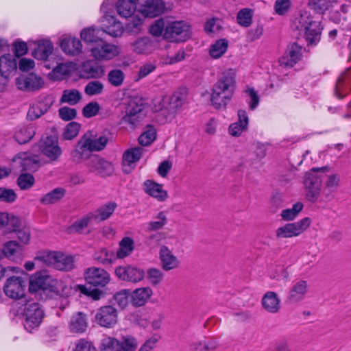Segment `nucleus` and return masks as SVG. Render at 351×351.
Segmentation results:
<instances>
[{
	"mask_svg": "<svg viewBox=\"0 0 351 351\" xmlns=\"http://www.w3.org/2000/svg\"><path fill=\"white\" fill-rule=\"evenodd\" d=\"M236 88L235 74L232 70L224 71L213 85L210 102L215 109L226 108L232 99Z\"/></svg>",
	"mask_w": 351,
	"mask_h": 351,
	"instance_id": "nucleus-1",
	"label": "nucleus"
},
{
	"mask_svg": "<svg viewBox=\"0 0 351 351\" xmlns=\"http://www.w3.org/2000/svg\"><path fill=\"white\" fill-rule=\"evenodd\" d=\"M108 139L105 135H101L98 138H92V135L84 134L77 142L75 149L71 152L73 160L80 162L88 157L90 152H99L103 150Z\"/></svg>",
	"mask_w": 351,
	"mask_h": 351,
	"instance_id": "nucleus-2",
	"label": "nucleus"
},
{
	"mask_svg": "<svg viewBox=\"0 0 351 351\" xmlns=\"http://www.w3.org/2000/svg\"><path fill=\"white\" fill-rule=\"evenodd\" d=\"M186 99V92L177 91L171 96L154 99L153 109L155 111H162L166 118L172 119L181 110Z\"/></svg>",
	"mask_w": 351,
	"mask_h": 351,
	"instance_id": "nucleus-3",
	"label": "nucleus"
},
{
	"mask_svg": "<svg viewBox=\"0 0 351 351\" xmlns=\"http://www.w3.org/2000/svg\"><path fill=\"white\" fill-rule=\"evenodd\" d=\"M294 25L300 33H303L306 40L311 45H316L320 40L322 30L319 21H313L306 12L301 13L294 21Z\"/></svg>",
	"mask_w": 351,
	"mask_h": 351,
	"instance_id": "nucleus-4",
	"label": "nucleus"
},
{
	"mask_svg": "<svg viewBox=\"0 0 351 351\" xmlns=\"http://www.w3.org/2000/svg\"><path fill=\"white\" fill-rule=\"evenodd\" d=\"M191 29L188 23L184 21H176L165 25L163 38L171 43H182L191 37Z\"/></svg>",
	"mask_w": 351,
	"mask_h": 351,
	"instance_id": "nucleus-5",
	"label": "nucleus"
},
{
	"mask_svg": "<svg viewBox=\"0 0 351 351\" xmlns=\"http://www.w3.org/2000/svg\"><path fill=\"white\" fill-rule=\"evenodd\" d=\"M23 326L27 331L32 332L41 324L44 317V311L39 304L31 301L24 300Z\"/></svg>",
	"mask_w": 351,
	"mask_h": 351,
	"instance_id": "nucleus-6",
	"label": "nucleus"
},
{
	"mask_svg": "<svg viewBox=\"0 0 351 351\" xmlns=\"http://www.w3.org/2000/svg\"><path fill=\"white\" fill-rule=\"evenodd\" d=\"M326 167L313 168L306 172L304 178L306 199L311 202H315L320 195L322 178L319 171L324 172Z\"/></svg>",
	"mask_w": 351,
	"mask_h": 351,
	"instance_id": "nucleus-7",
	"label": "nucleus"
},
{
	"mask_svg": "<svg viewBox=\"0 0 351 351\" xmlns=\"http://www.w3.org/2000/svg\"><path fill=\"white\" fill-rule=\"evenodd\" d=\"M138 346L136 339L130 335L124 336L119 341L106 337L101 340L100 351H135Z\"/></svg>",
	"mask_w": 351,
	"mask_h": 351,
	"instance_id": "nucleus-8",
	"label": "nucleus"
},
{
	"mask_svg": "<svg viewBox=\"0 0 351 351\" xmlns=\"http://www.w3.org/2000/svg\"><path fill=\"white\" fill-rule=\"evenodd\" d=\"M309 217H304L298 221L287 223L279 227L276 231L278 239L297 237L304 232L311 225Z\"/></svg>",
	"mask_w": 351,
	"mask_h": 351,
	"instance_id": "nucleus-9",
	"label": "nucleus"
},
{
	"mask_svg": "<svg viewBox=\"0 0 351 351\" xmlns=\"http://www.w3.org/2000/svg\"><path fill=\"white\" fill-rule=\"evenodd\" d=\"M26 287V281L21 277L11 276L9 277L3 286L5 294L14 300H21L23 304L25 295V289Z\"/></svg>",
	"mask_w": 351,
	"mask_h": 351,
	"instance_id": "nucleus-10",
	"label": "nucleus"
},
{
	"mask_svg": "<svg viewBox=\"0 0 351 351\" xmlns=\"http://www.w3.org/2000/svg\"><path fill=\"white\" fill-rule=\"evenodd\" d=\"M96 323L101 327L110 328L114 327L118 321V311L112 305L100 307L95 315Z\"/></svg>",
	"mask_w": 351,
	"mask_h": 351,
	"instance_id": "nucleus-11",
	"label": "nucleus"
},
{
	"mask_svg": "<svg viewBox=\"0 0 351 351\" xmlns=\"http://www.w3.org/2000/svg\"><path fill=\"white\" fill-rule=\"evenodd\" d=\"M92 56L98 60H110L119 56V47L115 45L105 43L103 39L90 49Z\"/></svg>",
	"mask_w": 351,
	"mask_h": 351,
	"instance_id": "nucleus-12",
	"label": "nucleus"
},
{
	"mask_svg": "<svg viewBox=\"0 0 351 351\" xmlns=\"http://www.w3.org/2000/svg\"><path fill=\"white\" fill-rule=\"evenodd\" d=\"M86 165L90 172L95 173L101 177L110 176L114 171V165L112 162L97 155L90 156Z\"/></svg>",
	"mask_w": 351,
	"mask_h": 351,
	"instance_id": "nucleus-13",
	"label": "nucleus"
},
{
	"mask_svg": "<svg viewBox=\"0 0 351 351\" xmlns=\"http://www.w3.org/2000/svg\"><path fill=\"white\" fill-rule=\"evenodd\" d=\"M302 55V47L296 43H292L288 45L278 62L281 66L291 68L300 60Z\"/></svg>",
	"mask_w": 351,
	"mask_h": 351,
	"instance_id": "nucleus-14",
	"label": "nucleus"
},
{
	"mask_svg": "<svg viewBox=\"0 0 351 351\" xmlns=\"http://www.w3.org/2000/svg\"><path fill=\"white\" fill-rule=\"evenodd\" d=\"M84 278L88 285L103 287L109 282L110 275L104 269L92 267L86 269Z\"/></svg>",
	"mask_w": 351,
	"mask_h": 351,
	"instance_id": "nucleus-15",
	"label": "nucleus"
},
{
	"mask_svg": "<svg viewBox=\"0 0 351 351\" xmlns=\"http://www.w3.org/2000/svg\"><path fill=\"white\" fill-rule=\"evenodd\" d=\"M39 147L41 152L51 160H56L62 154L58 138L55 136L43 138L40 141Z\"/></svg>",
	"mask_w": 351,
	"mask_h": 351,
	"instance_id": "nucleus-16",
	"label": "nucleus"
},
{
	"mask_svg": "<svg viewBox=\"0 0 351 351\" xmlns=\"http://www.w3.org/2000/svg\"><path fill=\"white\" fill-rule=\"evenodd\" d=\"M116 276L121 280L136 283L145 276L143 269L133 266H120L115 269Z\"/></svg>",
	"mask_w": 351,
	"mask_h": 351,
	"instance_id": "nucleus-17",
	"label": "nucleus"
},
{
	"mask_svg": "<svg viewBox=\"0 0 351 351\" xmlns=\"http://www.w3.org/2000/svg\"><path fill=\"white\" fill-rule=\"evenodd\" d=\"M88 326L87 315L82 312H77L71 317L68 328L71 333L82 334L86 332Z\"/></svg>",
	"mask_w": 351,
	"mask_h": 351,
	"instance_id": "nucleus-18",
	"label": "nucleus"
},
{
	"mask_svg": "<svg viewBox=\"0 0 351 351\" xmlns=\"http://www.w3.org/2000/svg\"><path fill=\"white\" fill-rule=\"evenodd\" d=\"M53 102L51 97H44L30 107L27 112V117L31 120L38 119L48 111Z\"/></svg>",
	"mask_w": 351,
	"mask_h": 351,
	"instance_id": "nucleus-19",
	"label": "nucleus"
},
{
	"mask_svg": "<svg viewBox=\"0 0 351 351\" xmlns=\"http://www.w3.org/2000/svg\"><path fill=\"white\" fill-rule=\"evenodd\" d=\"M351 69H348L342 73L337 78L335 94L337 97L342 99L351 89Z\"/></svg>",
	"mask_w": 351,
	"mask_h": 351,
	"instance_id": "nucleus-20",
	"label": "nucleus"
},
{
	"mask_svg": "<svg viewBox=\"0 0 351 351\" xmlns=\"http://www.w3.org/2000/svg\"><path fill=\"white\" fill-rule=\"evenodd\" d=\"M143 189L145 193L158 202H165L168 198V193L162 189V186L152 180H145L143 182Z\"/></svg>",
	"mask_w": 351,
	"mask_h": 351,
	"instance_id": "nucleus-21",
	"label": "nucleus"
},
{
	"mask_svg": "<svg viewBox=\"0 0 351 351\" xmlns=\"http://www.w3.org/2000/svg\"><path fill=\"white\" fill-rule=\"evenodd\" d=\"M16 84L21 90L34 91L43 86V80L40 77L34 73H30L25 77L18 78Z\"/></svg>",
	"mask_w": 351,
	"mask_h": 351,
	"instance_id": "nucleus-22",
	"label": "nucleus"
},
{
	"mask_svg": "<svg viewBox=\"0 0 351 351\" xmlns=\"http://www.w3.org/2000/svg\"><path fill=\"white\" fill-rule=\"evenodd\" d=\"M165 9V4L162 0H147L141 5L139 12L145 17H156L162 14Z\"/></svg>",
	"mask_w": 351,
	"mask_h": 351,
	"instance_id": "nucleus-23",
	"label": "nucleus"
},
{
	"mask_svg": "<svg viewBox=\"0 0 351 351\" xmlns=\"http://www.w3.org/2000/svg\"><path fill=\"white\" fill-rule=\"evenodd\" d=\"M308 291V282L306 280H300L293 285L288 295V300L290 302H298L304 299Z\"/></svg>",
	"mask_w": 351,
	"mask_h": 351,
	"instance_id": "nucleus-24",
	"label": "nucleus"
},
{
	"mask_svg": "<svg viewBox=\"0 0 351 351\" xmlns=\"http://www.w3.org/2000/svg\"><path fill=\"white\" fill-rule=\"evenodd\" d=\"M143 148L134 147L125 151L123 156V171L126 173L130 172L131 169L134 167L135 163L138 162L143 155Z\"/></svg>",
	"mask_w": 351,
	"mask_h": 351,
	"instance_id": "nucleus-25",
	"label": "nucleus"
},
{
	"mask_svg": "<svg viewBox=\"0 0 351 351\" xmlns=\"http://www.w3.org/2000/svg\"><path fill=\"white\" fill-rule=\"evenodd\" d=\"M263 308L269 313H277L280 310V300L274 291L266 292L261 300Z\"/></svg>",
	"mask_w": 351,
	"mask_h": 351,
	"instance_id": "nucleus-26",
	"label": "nucleus"
},
{
	"mask_svg": "<svg viewBox=\"0 0 351 351\" xmlns=\"http://www.w3.org/2000/svg\"><path fill=\"white\" fill-rule=\"evenodd\" d=\"M1 251L2 255L3 254L6 258L12 261L18 262L21 260L23 247L16 241L5 242L3 245L2 250Z\"/></svg>",
	"mask_w": 351,
	"mask_h": 351,
	"instance_id": "nucleus-27",
	"label": "nucleus"
},
{
	"mask_svg": "<svg viewBox=\"0 0 351 351\" xmlns=\"http://www.w3.org/2000/svg\"><path fill=\"white\" fill-rule=\"evenodd\" d=\"M36 134L34 124L20 125L14 133V138L19 144H25L32 139Z\"/></svg>",
	"mask_w": 351,
	"mask_h": 351,
	"instance_id": "nucleus-28",
	"label": "nucleus"
},
{
	"mask_svg": "<svg viewBox=\"0 0 351 351\" xmlns=\"http://www.w3.org/2000/svg\"><path fill=\"white\" fill-rule=\"evenodd\" d=\"M160 258L162 268L166 270H171L177 268L179 265V261L169 249L166 246H162L160 249Z\"/></svg>",
	"mask_w": 351,
	"mask_h": 351,
	"instance_id": "nucleus-29",
	"label": "nucleus"
},
{
	"mask_svg": "<svg viewBox=\"0 0 351 351\" xmlns=\"http://www.w3.org/2000/svg\"><path fill=\"white\" fill-rule=\"evenodd\" d=\"M60 47L65 53L75 56L81 52L82 45L76 38L66 37L61 40Z\"/></svg>",
	"mask_w": 351,
	"mask_h": 351,
	"instance_id": "nucleus-30",
	"label": "nucleus"
},
{
	"mask_svg": "<svg viewBox=\"0 0 351 351\" xmlns=\"http://www.w3.org/2000/svg\"><path fill=\"white\" fill-rule=\"evenodd\" d=\"M82 72L84 77L97 79L104 75L102 66L94 61H86L82 66Z\"/></svg>",
	"mask_w": 351,
	"mask_h": 351,
	"instance_id": "nucleus-31",
	"label": "nucleus"
},
{
	"mask_svg": "<svg viewBox=\"0 0 351 351\" xmlns=\"http://www.w3.org/2000/svg\"><path fill=\"white\" fill-rule=\"evenodd\" d=\"M16 59L10 54H4L0 57V74L7 78L10 74L16 69Z\"/></svg>",
	"mask_w": 351,
	"mask_h": 351,
	"instance_id": "nucleus-32",
	"label": "nucleus"
},
{
	"mask_svg": "<svg viewBox=\"0 0 351 351\" xmlns=\"http://www.w3.org/2000/svg\"><path fill=\"white\" fill-rule=\"evenodd\" d=\"M153 291L150 287H141L135 289L131 294L132 302L135 306H141L152 295Z\"/></svg>",
	"mask_w": 351,
	"mask_h": 351,
	"instance_id": "nucleus-33",
	"label": "nucleus"
},
{
	"mask_svg": "<svg viewBox=\"0 0 351 351\" xmlns=\"http://www.w3.org/2000/svg\"><path fill=\"white\" fill-rule=\"evenodd\" d=\"M53 268L61 271H71L74 268L73 256L58 252Z\"/></svg>",
	"mask_w": 351,
	"mask_h": 351,
	"instance_id": "nucleus-34",
	"label": "nucleus"
},
{
	"mask_svg": "<svg viewBox=\"0 0 351 351\" xmlns=\"http://www.w3.org/2000/svg\"><path fill=\"white\" fill-rule=\"evenodd\" d=\"M116 7L119 14L124 18L132 16L136 10V5L134 0H118Z\"/></svg>",
	"mask_w": 351,
	"mask_h": 351,
	"instance_id": "nucleus-35",
	"label": "nucleus"
},
{
	"mask_svg": "<svg viewBox=\"0 0 351 351\" xmlns=\"http://www.w3.org/2000/svg\"><path fill=\"white\" fill-rule=\"evenodd\" d=\"M154 49V42L148 37L138 38L132 43V50L137 53H149Z\"/></svg>",
	"mask_w": 351,
	"mask_h": 351,
	"instance_id": "nucleus-36",
	"label": "nucleus"
},
{
	"mask_svg": "<svg viewBox=\"0 0 351 351\" xmlns=\"http://www.w3.org/2000/svg\"><path fill=\"white\" fill-rule=\"evenodd\" d=\"M104 32L99 29L84 28L81 32V38L86 43L96 45L103 39Z\"/></svg>",
	"mask_w": 351,
	"mask_h": 351,
	"instance_id": "nucleus-37",
	"label": "nucleus"
},
{
	"mask_svg": "<svg viewBox=\"0 0 351 351\" xmlns=\"http://www.w3.org/2000/svg\"><path fill=\"white\" fill-rule=\"evenodd\" d=\"M117 206V204L114 202H110L101 206L93 213L94 219L99 221L108 219L112 215Z\"/></svg>",
	"mask_w": 351,
	"mask_h": 351,
	"instance_id": "nucleus-38",
	"label": "nucleus"
},
{
	"mask_svg": "<svg viewBox=\"0 0 351 351\" xmlns=\"http://www.w3.org/2000/svg\"><path fill=\"white\" fill-rule=\"evenodd\" d=\"M47 276L36 273L32 276L29 282V291L32 293L40 290H44L47 287Z\"/></svg>",
	"mask_w": 351,
	"mask_h": 351,
	"instance_id": "nucleus-39",
	"label": "nucleus"
},
{
	"mask_svg": "<svg viewBox=\"0 0 351 351\" xmlns=\"http://www.w3.org/2000/svg\"><path fill=\"white\" fill-rule=\"evenodd\" d=\"M53 49V45L49 40L42 41L35 49L33 56L36 59L46 60L52 53Z\"/></svg>",
	"mask_w": 351,
	"mask_h": 351,
	"instance_id": "nucleus-40",
	"label": "nucleus"
},
{
	"mask_svg": "<svg viewBox=\"0 0 351 351\" xmlns=\"http://www.w3.org/2000/svg\"><path fill=\"white\" fill-rule=\"evenodd\" d=\"M95 261L103 265L111 264L116 260V256L114 252L106 248H101L95 252L93 256Z\"/></svg>",
	"mask_w": 351,
	"mask_h": 351,
	"instance_id": "nucleus-41",
	"label": "nucleus"
},
{
	"mask_svg": "<svg viewBox=\"0 0 351 351\" xmlns=\"http://www.w3.org/2000/svg\"><path fill=\"white\" fill-rule=\"evenodd\" d=\"M134 243L130 237H125L121 239L119 243V249L118 250L116 258H123L128 256L134 250Z\"/></svg>",
	"mask_w": 351,
	"mask_h": 351,
	"instance_id": "nucleus-42",
	"label": "nucleus"
},
{
	"mask_svg": "<svg viewBox=\"0 0 351 351\" xmlns=\"http://www.w3.org/2000/svg\"><path fill=\"white\" fill-rule=\"evenodd\" d=\"M66 191L64 189L58 187L53 189L51 191L45 194L40 200L43 204H51L58 202L65 195Z\"/></svg>",
	"mask_w": 351,
	"mask_h": 351,
	"instance_id": "nucleus-43",
	"label": "nucleus"
},
{
	"mask_svg": "<svg viewBox=\"0 0 351 351\" xmlns=\"http://www.w3.org/2000/svg\"><path fill=\"white\" fill-rule=\"evenodd\" d=\"M228 46V41L226 39H219L210 45L209 53L212 58H219L226 53Z\"/></svg>",
	"mask_w": 351,
	"mask_h": 351,
	"instance_id": "nucleus-44",
	"label": "nucleus"
},
{
	"mask_svg": "<svg viewBox=\"0 0 351 351\" xmlns=\"http://www.w3.org/2000/svg\"><path fill=\"white\" fill-rule=\"evenodd\" d=\"M108 23L110 25L106 26L105 29H103L104 32V35L108 34L112 37H118L121 36L123 32V27L122 24L116 20L114 16H109L108 19Z\"/></svg>",
	"mask_w": 351,
	"mask_h": 351,
	"instance_id": "nucleus-45",
	"label": "nucleus"
},
{
	"mask_svg": "<svg viewBox=\"0 0 351 351\" xmlns=\"http://www.w3.org/2000/svg\"><path fill=\"white\" fill-rule=\"evenodd\" d=\"M82 99V94L77 89H66L60 98L61 103L75 105Z\"/></svg>",
	"mask_w": 351,
	"mask_h": 351,
	"instance_id": "nucleus-46",
	"label": "nucleus"
},
{
	"mask_svg": "<svg viewBox=\"0 0 351 351\" xmlns=\"http://www.w3.org/2000/svg\"><path fill=\"white\" fill-rule=\"evenodd\" d=\"M304 205L302 202L295 203L292 208L282 210L280 216L284 221H293L303 209Z\"/></svg>",
	"mask_w": 351,
	"mask_h": 351,
	"instance_id": "nucleus-47",
	"label": "nucleus"
},
{
	"mask_svg": "<svg viewBox=\"0 0 351 351\" xmlns=\"http://www.w3.org/2000/svg\"><path fill=\"white\" fill-rule=\"evenodd\" d=\"M58 252H48V251H43L39 252L34 260L36 261H40L47 266H51L52 267H54L56 256Z\"/></svg>",
	"mask_w": 351,
	"mask_h": 351,
	"instance_id": "nucleus-48",
	"label": "nucleus"
},
{
	"mask_svg": "<svg viewBox=\"0 0 351 351\" xmlns=\"http://www.w3.org/2000/svg\"><path fill=\"white\" fill-rule=\"evenodd\" d=\"M108 82L114 87H119L123 83L125 79L124 73L118 69H112L108 73Z\"/></svg>",
	"mask_w": 351,
	"mask_h": 351,
	"instance_id": "nucleus-49",
	"label": "nucleus"
},
{
	"mask_svg": "<svg viewBox=\"0 0 351 351\" xmlns=\"http://www.w3.org/2000/svg\"><path fill=\"white\" fill-rule=\"evenodd\" d=\"M331 0H308V5L315 12L322 14L332 6Z\"/></svg>",
	"mask_w": 351,
	"mask_h": 351,
	"instance_id": "nucleus-50",
	"label": "nucleus"
},
{
	"mask_svg": "<svg viewBox=\"0 0 351 351\" xmlns=\"http://www.w3.org/2000/svg\"><path fill=\"white\" fill-rule=\"evenodd\" d=\"M237 20L239 25L243 27H249L252 22V12L249 8L241 10L237 16Z\"/></svg>",
	"mask_w": 351,
	"mask_h": 351,
	"instance_id": "nucleus-51",
	"label": "nucleus"
},
{
	"mask_svg": "<svg viewBox=\"0 0 351 351\" xmlns=\"http://www.w3.org/2000/svg\"><path fill=\"white\" fill-rule=\"evenodd\" d=\"M156 132L153 126L149 125L146 131H145L138 138L140 145L147 146L150 145L156 138Z\"/></svg>",
	"mask_w": 351,
	"mask_h": 351,
	"instance_id": "nucleus-52",
	"label": "nucleus"
},
{
	"mask_svg": "<svg viewBox=\"0 0 351 351\" xmlns=\"http://www.w3.org/2000/svg\"><path fill=\"white\" fill-rule=\"evenodd\" d=\"M130 295V291L127 289L117 292L113 297L114 304H117L121 309L125 308L129 304Z\"/></svg>",
	"mask_w": 351,
	"mask_h": 351,
	"instance_id": "nucleus-53",
	"label": "nucleus"
},
{
	"mask_svg": "<svg viewBox=\"0 0 351 351\" xmlns=\"http://www.w3.org/2000/svg\"><path fill=\"white\" fill-rule=\"evenodd\" d=\"M156 219V221H153L148 223L147 229L149 231H156L161 230L167 223V217L163 211L158 213Z\"/></svg>",
	"mask_w": 351,
	"mask_h": 351,
	"instance_id": "nucleus-54",
	"label": "nucleus"
},
{
	"mask_svg": "<svg viewBox=\"0 0 351 351\" xmlns=\"http://www.w3.org/2000/svg\"><path fill=\"white\" fill-rule=\"evenodd\" d=\"M104 90V84L97 80L89 82L84 88V93L89 96L101 94Z\"/></svg>",
	"mask_w": 351,
	"mask_h": 351,
	"instance_id": "nucleus-55",
	"label": "nucleus"
},
{
	"mask_svg": "<svg viewBox=\"0 0 351 351\" xmlns=\"http://www.w3.org/2000/svg\"><path fill=\"white\" fill-rule=\"evenodd\" d=\"M34 178L30 173H22L17 179V184L22 190L30 189L34 184Z\"/></svg>",
	"mask_w": 351,
	"mask_h": 351,
	"instance_id": "nucleus-56",
	"label": "nucleus"
},
{
	"mask_svg": "<svg viewBox=\"0 0 351 351\" xmlns=\"http://www.w3.org/2000/svg\"><path fill=\"white\" fill-rule=\"evenodd\" d=\"M80 125L76 122L69 123L65 128L62 134L64 140H71L77 136Z\"/></svg>",
	"mask_w": 351,
	"mask_h": 351,
	"instance_id": "nucleus-57",
	"label": "nucleus"
},
{
	"mask_svg": "<svg viewBox=\"0 0 351 351\" xmlns=\"http://www.w3.org/2000/svg\"><path fill=\"white\" fill-rule=\"evenodd\" d=\"M147 278L152 285H157L163 279L162 272L156 268H150L147 270Z\"/></svg>",
	"mask_w": 351,
	"mask_h": 351,
	"instance_id": "nucleus-58",
	"label": "nucleus"
},
{
	"mask_svg": "<svg viewBox=\"0 0 351 351\" xmlns=\"http://www.w3.org/2000/svg\"><path fill=\"white\" fill-rule=\"evenodd\" d=\"M100 109L99 104L92 101L86 105L82 110V114L86 118H90L97 114Z\"/></svg>",
	"mask_w": 351,
	"mask_h": 351,
	"instance_id": "nucleus-59",
	"label": "nucleus"
},
{
	"mask_svg": "<svg viewBox=\"0 0 351 351\" xmlns=\"http://www.w3.org/2000/svg\"><path fill=\"white\" fill-rule=\"evenodd\" d=\"M131 113V111H129V114H125L122 117L121 121L123 123H129L133 126H136L145 117L144 112H140L138 114H134V115Z\"/></svg>",
	"mask_w": 351,
	"mask_h": 351,
	"instance_id": "nucleus-60",
	"label": "nucleus"
},
{
	"mask_svg": "<svg viewBox=\"0 0 351 351\" xmlns=\"http://www.w3.org/2000/svg\"><path fill=\"white\" fill-rule=\"evenodd\" d=\"M16 197L17 195L14 190L0 188V202L12 203L16 200Z\"/></svg>",
	"mask_w": 351,
	"mask_h": 351,
	"instance_id": "nucleus-61",
	"label": "nucleus"
},
{
	"mask_svg": "<svg viewBox=\"0 0 351 351\" xmlns=\"http://www.w3.org/2000/svg\"><path fill=\"white\" fill-rule=\"evenodd\" d=\"M165 29V21L160 19L156 21L149 27V33L155 36H163Z\"/></svg>",
	"mask_w": 351,
	"mask_h": 351,
	"instance_id": "nucleus-62",
	"label": "nucleus"
},
{
	"mask_svg": "<svg viewBox=\"0 0 351 351\" xmlns=\"http://www.w3.org/2000/svg\"><path fill=\"white\" fill-rule=\"evenodd\" d=\"M60 117L64 121H70L76 117L77 112L74 108L64 106L58 110Z\"/></svg>",
	"mask_w": 351,
	"mask_h": 351,
	"instance_id": "nucleus-63",
	"label": "nucleus"
},
{
	"mask_svg": "<svg viewBox=\"0 0 351 351\" xmlns=\"http://www.w3.org/2000/svg\"><path fill=\"white\" fill-rule=\"evenodd\" d=\"M73 351H96V348L91 341L80 339L76 342Z\"/></svg>",
	"mask_w": 351,
	"mask_h": 351,
	"instance_id": "nucleus-64",
	"label": "nucleus"
}]
</instances>
